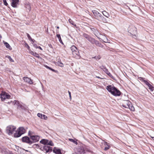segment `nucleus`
<instances>
[{
	"instance_id": "48",
	"label": "nucleus",
	"mask_w": 154,
	"mask_h": 154,
	"mask_svg": "<svg viewBox=\"0 0 154 154\" xmlns=\"http://www.w3.org/2000/svg\"><path fill=\"white\" fill-rule=\"evenodd\" d=\"M52 71H53L54 72H56L57 71H56V70H54V69H53L52 68H51V69H50Z\"/></svg>"
},
{
	"instance_id": "36",
	"label": "nucleus",
	"mask_w": 154,
	"mask_h": 154,
	"mask_svg": "<svg viewBox=\"0 0 154 154\" xmlns=\"http://www.w3.org/2000/svg\"><path fill=\"white\" fill-rule=\"evenodd\" d=\"M138 79L140 80L142 82H144L145 83V81H147L145 80V78H142L141 77H139L138 78Z\"/></svg>"
},
{
	"instance_id": "53",
	"label": "nucleus",
	"mask_w": 154,
	"mask_h": 154,
	"mask_svg": "<svg viewBox=\"0 0 154 154\" xmlns=\"http://www.w3.org/2000/svg\"><path fill=\"white\" fill-rule=\"evenodd\" d=\"M38 48H39V49H40L41 50H42V48L41 47H40V46H38Z\"/></svg>"
},
{
	"instance_id": "42",
	"label": "nucleus",
	"mask_w": 154,
	"mask_h": 154,
	"mask_svg": "<svg viewBox=\"0 0 154 154\" xmlns=\"http://www.w3.org/2000/svg\"><path fill=\"white\" fill-rule=\"evenodd\" d=\"M105 67H106V66H105L103 65L100 66V67H99V68L100 69H102V70L103 69V68H104Z\"/></svg>"
},
{
	"instance_id": "33",
	"label": "nucleus",
	"mask_w": 154,
	"mask_h": 154,
	"mask_svg": "<svg viewBox=\"0 0 154 154\" xmlns=\"http://www.w3.org/2000/svg\"><path fill=\"white\" fill-rule=\"evenodd\" d=\"M128 107V108H129L132 111H134V108L133 106L132 105V104L131 105H130V106Z\"/></svg>"
},
{
	"instance_id": "41",
	"label": "nucleus",
	"mask_w": 154,
	"mask_h": 154,
	"mask_svg": "<svg viewBox=\"0 0 154 154\" xmlns=\"http://www.w3.org/2000/svg\"><path fill=\"white\" fill-rule=\"evenodd\" d=\"M108 146L107 147H105L104 149V150L106 151L108 150L110 147V146L109 145H107Z\"/></svg>"
},
{
	"instance_id": "11",
	"label": "nucleus",
	"mask_w": 154,
	"mask_h": 154,
	"mask_svg": "<svg viewBox=\"0 0 154 154\" xmlns=\"http://www.w3.org/2000/svg\"><path fill=\"white\" fill-rule=\"evenodd\" d=\"M130 105H131V102L130 101L124 100L122 104V106L125 108H128Z\"/></svg>"
},
{
	"instance_id": "25",
	"label": "nucleus",
	"mask_w": 154,
	"mask_h": 154,
	"mask_svg": "<svg viewBox=\"0 0 154 154\" xmlns=\"http://www.w3.org/2000/svg\"><path fill=\"white\" fill-rule=\"evenodd\" d=\"M102 13L103 15L107 18H108L110 16L109 14L106 12V11H102Z\"/></svg>"
},
{
	"instance_id": "61",
	"label": "nucleus",
	"mask_w": 154,
	"mask_h": 154,
	"mask_svg": "<svg viewBox=\"0 0 154 154\" xmlns=\"http://www.w3.org/2000/svg\"><path fill=\"white\" fill-rule=\"evenodd\" d=\"M35 144L36 145V144Z\"/></svg>"
},
{
	"instance_id": "23",
	"label": "nucleus",
	"mask_w": 154,
	"mask_h": 154,
	"mask_svg": "<svg viewBox=\"0 0 154 154\" xmlns=\"http://www.w3.org/2000/svg\"><path fill=\"white\" fill-rule=\"evenodd\" d=\"M72 54L75 57H79V53L78 50H77V51L73 52Z\"/></svg>"
},
{
	"instance_id": "28",
	"label": "nucleus",
	"mask_w": 154,
	"mask_h": 154,
	"mask_svg": "<svg viewBox=\"0 0 154 154\" xmlns=\"http://www.w3.org/2000/svg\"><path fill=\"white\" fill-rule=\"evenodd\" d=\"M70 49L72 51V53L73 52L75 51H77L78 50L77 48L74 45L72 46L70 48Z\"/></svg>"
},
{
	"instance_id": "27",
	"label": "nucleus",
	"mask_w": 154,
	"mask_h": 154,
	"mask_svg": "<svg viewBox=\"0 0 154 154\" xmlns=\"http://www.w3.org/2000/svg\"><path fill=\"white\" fill-rule=\"evenodd\" d=\"M22 135L18 131L17 132H16L14 134V136L15 137H20Z\"/></svg>"
},
{
	"instance_id": "8",
	"label": "nucleus",
	"mask_w": 154,
	"mask_h": 154,
	"mask_svg": "<svg viewBox=\"0 0 154 154\" xmlns=\"http://www.w3.org/2000/svg\"><path fill=\"white\" fill-rule=\"evenodd\" d=\"M41 143L42 144H53L52 141L46 139H42L40 141Z\"/></svg>"
},
{
	"instance_id": "18",
	"label": "nucleus",
	"mask_w": 154,
	"mask_h": 154,
	"mask_svg": "<svg viewBox=\"0 0 154 154\" xmlns=\"http://www.w3.org/2000/svg\"><path fill=\"white\" fill-rule=\"evenodd\" d=\"M145 84L148 86L149 88L152 91L154 90V87L148 81H145Z\"/></svg>"
},
{
	"instance_id": "32",
	"label": "nucleus",
	"mask_w": 154,
	"mask_h": 154,
	"mask_svg": "<svg viewBox=\"0 0 154 154\" xmlns=\"http://www.w3.org/2000/svg\"><path fill=\"white\" fill-rule=\"evenodd\" d=\"M69 22L71 24L73 25L75 27H76V25L74 24V21H73L71 19H70L69 20Z\"/></svg>"
},
{
	"instance_id": "26",
	"label": "nucleus",
	"mask_w": 154,
	"mask_h": 154,
	"mask_svg": "<svg viewBox=\"0 0 154 154\" xmlns=\"http://www.w3.org/2000/svg\"><path fill=\"white\" fill-rule=\"evenodd\" d=\"M3 42L5 46L7 48L9 49V50H10L12 49L11 47L10 46V45L7 42H5L4 41H3Z\"/></svg>"
},
{
	"instance_id": "52",
	"label": "nucleus",
	"mask_w": 154,
	"mask_h": 154,
	"mask_svg": "<svg viewBox=\"0 0 154 154\" xmlns=\"http://www.w3.org/2000/svg\"><path fill=\"white\" fill-rule=\"evenodd\" d=\"M96 77L97 78H98V79H103L102 78H101L100 77H99V76H96Z\"/></svg>"
},
{
	"instance_id": "34",
	"label": "nucleus",
	"mask_w": 154,
	"mask_h": 154,
	"mask_svg": "<svg viewBox=\"0 0 154 154\" xmlns=\"http://www.w3.org/2000/svg\"><path fill=\"white\" fill-rule=\"evenodd\" d=\"M27 36L29 39V40H31L32 42H35V40L33 39H32L31 38V37H30V35H29V34L27 33Z\"/></svg>"
},
{
	"instance_id": "10",
	"label": "nucleus",
	"mask_w": 154,
	"mask_h": 154,
	"mask_svg": "<svg viewBox=\"0 0 154 154\" xmlns=\"http://www.w3.org/2000/svg\"><path fill=\"white\" fill-rule=\"evenodd\" d=\"M137 29L134 26H132L130 29L129 30V32L131 35L136 36V34L137 33Z\"/></svg>"
},
{
	"instance_id": "24",
	"label": "nucleus",
	"mask_w": 154,
	"mask_h": 154,
	"mask_svg": "<svg viewBox=\"0 0 154 154\" xmlns=\"http://www.w3.org/2000/svg\"><path fill=\"white\" fill-rule=\"evenodd\" d=\"M30 53L32 55L38 58H41L39 54L35 52L31 51Z\"/></svg>"
},
{
	"instance_id": "31",
	"label": "nucleus",
	"mask_w": 154,
	"mask_h": 154,
	"mask_svg": "<svg viewBox=\"0 0 154 154\" xmlns=\"http://www.w3.org/2000/svg\"><path fill=\"white\" fill-rule=\"evenodd\" d=\"M57 65L61 67L63 66V64L60 61H58L57 63Z\"/></svg>"
},
{
	"instance_id": "47",
	"label": "nucleus",
	"mask_w": 154,
	"mask_h": 154,
	"mask_svg": "<svg viewBox=\"0 0 154 154\" xmlns=\"http://www.w3.org/2000/svg\"><path fill=\"white\" fill-rule=\"evenodd\" d=\"M28 135L30 137V136H32V135H31V131H29L28 132Z\"/></svg>"
},
{
	"instance_id": "13",
	"label": "nucleus",
	"mask_w": 154,
	"mask_h": 154,
	"mask_svg": "<svg viewBox=\"0 0 154 154\" xmlns=\"http://www.w3.org/2000/svg\"><path fill=\"white\" fill-rule=\"evenodd\" d=\"M11 2V6L14 8L17 7V5L18 4L19 0H10Z\"/></svg>"
},
{
	"instance_id": "15",
	"label": "nucleus",
	"mask_w": 154,
	"mask_h": 154,
	"mask_svg": "<svg viewBox=\"0 0 154 154\" xmlns=\"http://www.w3.org/2000/svg\"><path fill=\"white\" fill-rule=\"evenodd\" d=\"M37 116L38 117L42 119L46 120L48 119V117L46 116L44 114H42L41 113H38L37 114Z\"/></svg>"
},
{
	"instance_id": "9",
	"label": "nucleus",
	"mask_w": 154,
	"mask_h": 154,
	"mask_svg": "<svg viewBox=\"0 0 154 154\" xmlns=\"http://www.w3.org/2000/svg\"><path fill=\"white\" fill-rule=\"evenodd\" d=\"M22 141L25 142L27 143L32 144V142L29 138L27 136H25L23 137L22 138Z\"/></svg>"
},
{
	"instance_id": "46",
	"label": "nucleus",
	"mask_w": 154,
	"mask_h": 154,
	"mask_svg": "<svg viewBox=\"0 0 154 154\" xmlns=\"http://www.w3.org/2000/svg\"><path fill=\"white\" fill-rule=\"evenodd\" d=\"M34 47L36 48H38V46H37V45L36 44H34L33 45Z\"/></svg>"
},
{
	"instance_id": "4",
	"label": "nucleus",
	"mask_w": 154,
	"mask_h": 154,
	"mask_svg": "<svg viewBox=\"0 0 154 154\" xmlns=\"http://www.w3.org/2000/svg\"><path fill=\"white\" fill-rule=\"evenodd\" d=\"M77 151L80 153H85L86 152H91V150L88 148L87 147L85 146H80L78 148H76Z\"/></svg>"
},
{
	"instance_id": "60",
	"label": "nucleus",
	"mask_w": 154,
	"mask_h": 154,
	"mask_svg": "<svg viewBox=\"0 0 154 154\" xmlns=\"http://www.w3.org/2000/svg\"><path fill=\"white\" fill-rule=\"evenodd\" d=\"M50 145L52 146H53V145Z\"/></svg>"
},
{
	"instance_id": "43",
	"label": "nucleus",
	"mask_w": 154,
	"mask_h": 154,
	"mask_svg": "<svg viewBox=\"0 0 154 154\" xmlns=\"http://www.w3.org/2000/svg\"><path fill=\"white\" fill-rule=\"evenodd\" d=\"M3 2L4 3V4L6 5L7 6L8 5L7 3L6 0H3Z\"/></svg>"
},
{
	"instance_id": "45",
	"label": "nucleus",
	"mask_w": 154,
	"mask_h": 154,
	"mask_svg": "<svg viewBox=\"0 0 154 154\" xmlns=\"http://www.w3.org/2000/svg\"><path fill=\"white\" fill-rule=\"evenodd\" d=\"M68 93L69 94V97H70V99H71V93L69 91H68Z\"/></svg>"
},
{
	"instance_id": "7",
	"label": "nucleus",
	"mask_w": 154,
	"mask_h": 154,
	"mask_svg": "<svg viewBox=\"0 0 154 154\" xmlns=\"http://www.w3.org/2000/svg\"><path fill=\"white\" fill-rule=\"evenodd\" d=\"M30 138L32 141V143L38 142L39 140L40 137L38 135L30 136Z\"/></svg>"
},
{
	"instance_id": "44",
	"label": "nucleus",
	"mask_w": 154,
	"mask_h": 154,
	"mask_svg": "<svg viewBox=\"0 0 154 154\" xmlns=\"http://www.w3.org/2000/svg\"><path fill=\"white\" fill-rule=\"evenodd\" d=\"M14 101H15V103H14V104L18 105V104H19V102L18 101L15 100Z\"/></svg>"
},
{
	"instance_id": "54",
	"label": "nucleus",
	"mask_w": 154,
	"mask_h": 154,
	"mask_svg": "<svg viewBox=\"0 0 154 154\" xmlns=\"http://www.w3.org/2000/svg\"><path fill=\"white\" fill-rule=\"evenodd\" d=\"M49 46L51 48H52V46L50 45H49Z\"/></svg>"
},
{
	"instance_id": "21",
	"label": "nucleus",
	"mask_w": 154,
	"mask_h": 154,
	"mask_svg": "<svg viewBox=\"0 0 154 154\" xmlns=\"http://www.w3.org/2000/svg\"><path fill=\"white\" fill-rule=\"evenodd\" d=\"M105 43H109L110 41L105 36H103L102 37V39H101Z\"/></svg>"
},
{
	"instance_id": "58",
	"label": "nucleus",
	"mask_w": 154,
	"mask_h": 154,
	"mask_svg": "<svg viewBox=\"0 0 154 154\" xmlns=\"http://www.w3.org/2000/svg\"><path fill=\"white\" fill-rule=\"evenodd\" d=\"M151 137L152 138H154V137ZM153 140H154V139H153Z\"/></svg>"
},
{
	"instance_id": "59",
	"label": "nucleus",
	"mask_w": 154,
	"mask_h": 154,
	"mask_svg": "<svg viewBox=\"0 0 154 154\" xmlns=\"http://www.w3.org/2000/svg\"><path fill=\"white\" fill-rule=\"evenodd\" d=\"M2 131V130L0 128V132Z\"/></svg>"
},
{
	"instance_id": "39",
	"label": "nucleus",
	"mask_w": 154,
	"mask_h": 154,
	"mask_svg": "<svg viewBox=\"0 0 154 154\" xmlns=\"http://www.w3.org/2000/svg\"><path fill=\"white\" fill-rule=\"evenodd\" d=\"M93 58H95L97 60H98L100 59L101 57H100V56H95L93 57Z\"/></svg>"
},
{
	"instance_id": "56",
	"label": "nucleus",
	"mask_w": 154,
	"mask_h": 154,
	"mask_svg": "<svg viewBox=\"0 0 154 154\" xmlns=\"http://www.w3.org/2000/svg\"><path fill=\"white\" fill-rule=\"evenodd\" d=\"M57 29H59V26H57Z\"/></svg>"
},
{
	"instance_id": "55",
	"label": "nucleus",
	"mask_w": 154,
	"mask_h": 154,
	"mask_svg": "<svg viewBox=\"0 0 154 154\" xmlns=\"http://www.w3.org/2000/svg\"><path fill=\"white\" fill-rule=\"evenodd\" d=\"M2 38V36L1 35H0V39Z\"/></svg>"
},
{
	"instance_id": "30",
	"label": "nucleus",
	"mask_w": 154,
	"mask_h": 154,
	"mask_svg": "<svg viewBox=\"0 0 154 154\" xmlns=\"http://www.w3.org/2000/svg\"><path fill=\"white\" fill-rule=\"evenodd\" d=\"M69 140L70 141L73 142L75 144H77L78 143L77 142V141H78V140H75L72 139H69Z\"/></svg>"
},
{
	"instance_id": "12",
	"label": "nucleus",
	"mask_w": 154,
	"mask_h": 154,
	"mask_svg": "<svg viewBox=\"0 0 154 154\" xmlns=\"http://www.w3.org/2000/svg\"><path fill=\"white\" fill-rule=\"evenodd\" d=\"M92 12L95 17V18L98 20L101 14L95 10H93Z\"/></svg>"
},
{
	"instance_id": "35",
	"label": "nucleus",
	"mask_w": 154,
	"mask_h": 154,
	"mask_svg": "<svg viewBox=\"0 0 154 154\" xmlns=\"http://www.w3.org/2000/svg\"><path fill=\"white\" fill-rule=\"evenodd\" d=\"M57 38H58V39H59V40L60 42L62 44H63V42L62 41V40H61V38L60 37V34H57Z\"/></svg>"
},
{
	"instance_id": "49",
	"label": "nucleus",
	"mask_w": 154,
	"mask_h": 154,
	"mask_svg": "<svg viewBox=\"0 0 154 154\" xmlns=\"http://www.w3.org/2000/svg\"><path fill=\"white\" fill-rule=\"evenodd\" d=\"M103 142H102V144H107V143L106 142H105L103 141Z\"/></svg>"
},
{
	"instance_id": "20",
	"label": "nucleus",
	"mask_w": 154,
	"mask_h": 154,
	"mask_svg": "<svg viewBox=\"0 0 154 154\" xmlns=\"http://www.w3.org/2000/svg\"><path fill=\"white\" fill-rule=\"evenodd\" d=\"M25 7L27 11H29L31 10V6L29 3H26L25 4Z\"/></svg>"
},
{
	"instance_id": "6",
	"label": "nucleus",
	"mask_w": 154,
	"mask_h": 154,
	"mask_svg": "<svg viewBox=\"0 0 154 154\" xmlns=\"http://www.w3.org/2000/svg\"><path fill=\"white\" fill-rule=\"evenodd\" d=\"M40 149L46 153L51 152L52 150L51 147L46 145H44L42 147H41Z\"/></svg>"
},
{
	"instance_id": "2",
	"label": "nucleus",
	"mask_w": 154,
	"mask_h": 154,
	"mask_svg": "<svg viewBox=\"0 0 154 154\" xmlns=\"http://www.w3.org/2000/svg\"><path fill=\"white\" fill-rule=\"evenodd\" d=\"M107 90L115 96H119L121 94L120 91L113 85H109L106 87Z\"/></svg>"
},
{
	"instance_id": "50",
	"label": "nucleus",
	"mask_w": 154,
	"mask_h": 154,
	"mask_svg": "<svg viewBox=\"0 0 154 154\" xmlns=\"http://www.w3.org/2000/svg\"><path fill=\"white\" fill-rule=\"evenodd\" d=\"M26 47H27L28 48V49H29V46L26 43Z\"/></svg>"
},
{
	"instance_id": "19",
	"label": "nucleus",
	"mask_w": 154,
	"mask_h": 154,
	"mask_svg": "<svg viewBox=\"0 0 154 154\" xmlns=\"http://www.w3.org/2000/svg\"><path fill=\"white\" fill-rule=\"evenodd\" d=\"M53 152L56 154H62L60 149L56 147L54 149Z\"/></svg>"
},
{
	"instance_id": "1",
	"label": "nucleus",
	"mask_w": 154,
	"mask_h": 154,
	"mask_svg": "<svg viewBox=\"0 0 154 154\" xmlns=\"http://www.w3.org/2000/svg\"><path fill=\"white\" fill-rule=\"evenodd\" d=\"M83 36L92 44H95L96 46L102 48L103 47V46L98 41L96 40L88 35L84 33L83 34Z\"/></svg>"
},
{
	"instance_id": "5",
	"label": "nucleus",
	"mask_w": 154,
	"mask_h": 154,
	"mask_svg": "<svg viewBox=\"0 0 154 154\" xmlns=\"http://www.w3.org/2000/svg\"><path fill=\"white\" fill-rule=\"evenodd\" d=\"M0 98L2 101H4L6 99L10 98L11 96L5 92H2L0 94Z\"/></svg>"
},
{
	"instance_id": "16",
	"label": "nucleus",
	"mask_w": 154,
	"mask_h": 154,
	"mask_svg": "<svg viewBox=\"0 0 154 154\" xmlns=\"http://www.w3.org/2000/svg\"><path fill=\"white\" fill-rule=\"evenodd\" d=\"M91 30L92 31V32L96 36L99 33V32L97 29L95 28H90Z\"/></svg>"
},
{
	"instance_id": "3",
	"label": "nucleus",
	"mask_w": 154,
	"mask_h": 154,
	"mask_svg": "<svg viewBox=\"0 0 154 154\" xmlns=\"http://www.w3.org/2000/svg\"><path fill=\"white\" fill-rule=\"evenodd\" d=\"M16 128L13 125H9L7 126L6 129V133L9 135H10L13 134L15 131Z\"/></svg>"
},
{
	"instance_id": "40",
	"label": "nucleus",
	"mask_w": 154,
	"mask_h": 154,
	"mask_svg": "<svg viewBox=\"0 0 154 154\" xmlns=\"http://www.w3.org/2000/svg\"><path fill=\"white\" fill-rule=\"evenodd\" d=\"M103 70L106 73L107 72H108V71H109L108 70L106 69V67L104 68H103Z\"/></svg>"
},
{
	"instance_id": "37",
	"label": "nucleus",
	"mask_w": 154,
	"mask_h": 154,
	"mask_svg": "<svg viewBox=\"0 0 154 154\" xmlns=\"http://www.w3.org/2000/svg\"><path fill=\"white\" fill-rule=\"evenodd\" d=\"M109 77H110L112 79H114V77H113L110 72L108 71V72L106 73Z\"/></svg>"
},
{
	"instance_id": "14",
	"label": "nucleus",
	"mask_w": 154,
	"mask_h": 154,
	"mask_svg": "<svg viewBox=\"0 0 154 154\" xmlns=\"http://www.w3.org/2000/svg\"><path fill=\"white\" fill-rule=\"evenodd\" d=\"M23 79L25 82L28 83L29 84H32L33 83L32 79L26 77H24L23 78Z\"/></svg>"
},
{
	"instance_id": "38",
	"label": "nucleus",
	"mask_w": 154,
	"mask_h": 154,
	"mask_svg": "<svg viewBox=\"0 0 154 154\" xmlns=\"http://www.w3.org/2000/svg\"><path fill=\"white\" fill-rule=\"evenodd\" d=\"M7 58H8L9 59V61L11 62H14V60L12 59L11 58V56H7L6 57Z\"/></svg>"
},
{
	"instance_id": "57",
	"label": "nucleus",
	"mask_w": 154,
	"mask_h": 154,
	"mask_svg": "<svg viewBox=\"0 0 154 154\" xmlns=\"http://www.w3.org/2000/svg\"><path fill=\"white\" fill-rule=\"evenodd\" d=\"M36 146H38L39 147H40L39 146V145H35Z\"/></svg>"
},
{
	"instance_id": "17",
	"label": "nucleus",
	"mask_w": 154,
	"mask_h": 154,
	"mask_svg": "<svg viewBox=\"0 0 154 154\" xmlns=\"http://www.w3.org/2000/svg\"><path fill=\"white\" fill-rule=\"evenodd\" d=\"M98 20L102 21L104 23H107V20L102 15Z\"/></svg>"
},
{
	"instance_id": "29",
	"label": "nucleus",
	"mask_w": 154,
	"mask_h": 154,
	"mask_svg": "<svg viewBox=\"0 0 154 154\" xmlns=\"http://www.w3.org/2000/svg\"><path fill=\"white\" fill-rule=\"evenodd\" d=\"M15 146L16 148V149H15V151H17L18 152H21V148L16 145H15Z\"/></svg>"
},
{
	"instance_id": "51",
	"label": "nucleus",
	"mask_w": 154,
	"mask_h": 154,
	"mask_svg": "<svg viewBox=\"0 0 154 154\" xmlns=\"http://www.w3.org/2000/svg\"><path fill=\"white\" fill-rule=\"evenodd\" d=\"M45 67H46L48 69H50H50H51V68L50 67H49L48 66H45Z\"/></svg>"
},
{
	"instance_id": "22",
	"label": "nucleus",
	"mask_w": 154,
	"mask_h": 154,
	"mask_svg": "<svg viewBox=\"0 0 154 154\" xmlns=\"http://www.w3.org/2000/svg\"><path fill=\"white\" fill-rule=\"evenodd\" d=\"M18 131L22 134L24 133L25 130L24 128L23 127H19L18 128Z\"/></svg>"
}]
</instances>
